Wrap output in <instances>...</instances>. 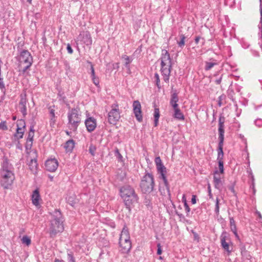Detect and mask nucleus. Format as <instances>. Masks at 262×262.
<instances>
[{"instance_id":"nucleus-21","label":"nucleus","mask_w":262,"mask_h":262,"mask_svg":"<svg viewBox=\"0 0 262 262\" xmlns=\"http://www.w3.org/2000/svg\"><path fill=\"white\" fill-rule=\"evenodd\" d=\"M174 113L173 117L178 120L183 121L185 119V117L179 107L173 108Z\"/></svg>"},{"instance_id":"nucleus-33","label":"nucleus","mask_w":262,"mask_h":262,"mask_svg":"<svg viewBox=\"0 0 262 262\" xmlns=\"http://www.w3.org/2000/svg\"><path fill=\"white\" fill-rule=\"evenodd\" d=\"M220 205V199L218 198H216V200H215V205L214 211L217 215H218L219 214Z\"/></svg>"},{"instance_id":"nucleus-25","label":"nucleus","mask_w":262,"mask_h":262,"mask_svg":"<svg viewBox=\"0 0 262 262\" xmlns=\"http://www.w3.org/2000/svg\"><path fill=\"white\" fill-rule=\"evenodd\" d=\"M11 168V165L9 164L7 159H5L2 163L1 173H4L5 171H12Z\"/></svg>"},{"instance_id":"nucleus-1","label":"nucleus","mask_w":262,"mask_h":262,"mask_svg":"<svg viewBox=\"0 0 262 262\" xmlns=\"http://www.w3.org/2000/svg\"><path fill=\"white\" fill-rule=\"evenodd\" d=\"M51 216L49 234L51 237H53L58 233H61L63 231L64 220L61 212L57 209H55L51 213Z\"/></svg>"},{"instance_id":"nucleus-17","label":"nucleus","mask_w":262,"mask_h":262,"mask_svg":"<svg viewBox=\"0 0 262 262\" xmlns=\"http://www.w3.org/2000/svg\"><path fill=\"white\" fill-rule=\"evenodd\" d=\"M79 38H81V41L86 46H90L92 43V39L91 35L89 32H84L80 33Z\"/></svg>"},{"instance_id":"nucleus-47","label":"nucleus","mask_w":262,"mask_h":262,"mask_svg":"<svg viewBox=\"0 0 262 262\" xmlns=\"http://www.w3.org/2000/svg\"><path fill=\"white\" fill-rule=\"evenodd\" d=\"M68 262H73L75 260V258L71 253H68Z\"/></svg>"},{"instance_id":"nucleus-59","label":"nucleus","mask_w":262,"mask_h":262,"mask_svg":"<svg viewBox=\"0 0 262 262\" xmlns=\"http://www.w3.org/2000/svg\"><path fill=\"white\" fill-rule=\"evenodd\" d=\"M3 62L2 60L1 59H0V78L3 77L1 75V72H2L1 69L3 66Z\"/></svg>"},{"instance_id":"nucleus-53","label":"nucleus","mask_w":262,"mask_h":262,"mask_svg":"<svg viewBox=\"0 0 262 262\" xmlns=\"http://www.w3.org/2000/svg\"><path fill=\"white\" fill-rule=\"evenodd\" d=\"M184 207H185L186 212L187 213V215H188L190 211V209L187 203H185V204H184Z\"/></svg>"},{"instance_id":"nucleus-41","label":"nucleus","mask_w":262,"mask_h":262,"mask_svg":"<svg viewBox=\"0 0 262 262\" xmlns=\"http://www.w3.org/2000/svg\"><path fill=\"white\" fill-rule=\"evenodd\" d=\"M96 148L95 146L91 145L89 147V151L90 153L92 155L94 156Z\"/></svg>"},{"instance_id":"nucleus-30","label":"nucleus","mask_w":262,"mask_h":262,"mask_svg":"<svg viewBox=\"0 0 262 262\" xmlns=\"http://www.w3.org/2000/svg\"><path fill=\"white\" fill-rule=\"evenodd\" d=\"M260 20L258 25V28L260 31L259 33L260 37L262 38V4H260Z\"/></svg>"},{"instance_id":"nucleus-35","label":"nucleus","mask_w":262,"mask_h":262,"mask_svg":"<svg viewBox=\"0 0 262 262\" xmlns=\"http://www.w3.org/2000/svg\"><path fill=\"white\" fill-rule=\"evenodd\" d=\"M226 97V95L224 94L221 95L219 97V100H218L219 106H221L222 105H223L225 103Z\"/></svg>"},{"instance_id":"nucleus-2","label":"nucleus","mask_w":262,"mask_h":262,"mask_svg":"<svg viewBox=\"0 0 262 262\" xmlns=\"http://www.w3.org/2000/svg\"><path fill=\"white\" fill-rule=\"evenodd\" d=\"M160 59L161 60L160 71L163 80L166 83H169L172 69V60L167 50L164 49L162 50Z\"/></svg>"},{"instance_id":"nucleus-32","label":"nucleus","mask_w":262,"mask_h":262,"mask_svg":"<svg viewBox=\"0 0 262 262\" xmlns=\"http://www.w3.org/2000/svg\"><path fill=\"white\" fill-rule=\"evenodd\" d=\"M154 78L155 80L156 85L158 87V88L160 90L161 88V86L160 85V79L159 74L157 73H155Z\"/></svg>"},{"instance_id":"nucleus-9","label":"nucleus","mask_w":262,"mask_h":262,"mask_svg":"<svg viewBox=\"0 0 262 262\" xmlns=\"http://www.w3.org/2000/svg\"><path fill=\"white\" fill-rule=\"evenodd\" d=\"M108 121L110 124L115 125L120 118V111L117 103L111 105V110L107 115Z\"/></svg>"},{"instance_id":"nucleus-16","label":"nucleus","mask_w":262,"mask_h":262,"mask_svg":"<svg viewBox=\"0 0 262 262\" xmlns=\"http://www.w3.org/2000/svg\"><path fill=\"white\" fill-rule=\"evenodd\" d=\"M213 183L216 189L219 190L221 189L223 184L221 181V178L220 177L219 171L217 170H215L214 172Z\"/></svg>"},{"instance_id":"nucleus-34","label":"nucleus","mask_w":262,"mask_h":262,"mask_svg":"<svg viewBox=\"0 0 262 262\" xmlns=\"http://www.w3.org/2000/svg\"><path fill=\"white\" fill-rule=\"evenodd\" d=\"M23 244H26L27 246H29L31 244V239L27 235H25L21 239Z\"/></svg>"},{"instance_id":"nucleus-56","label":"nucleus","mask_w":262,"mask_h":262,"mask_svg":"<svg viewBox=\"0 0 262 262\" xmlns=\"http://www.w3.org/2000/svg\"><path fill=\"white\" fill-rule=\"evenodd\" d=\"M191 203L192 204H195L196 203V195H192L191 199Z\"/></svg>"},{"instance_id":"nucleus-50","label":"nucleus","mask_w":262,"mask_h":262,"mask_svg":"<svg viewBox=\"0 0 262 262\" xmlns=\"http://www.w3.org/2000/svg\"><path fill=\"white\" fill-rule=\"evenodd\" d=\"M208 195L209 196V198L210 199H212L213 198V195L211 193V186H210V185L209 184L208 185Z\"/></svg>"},{"instance_id":"nucleus-62","label":"nucleus","mask_w":262,"mask_h":262,"mask_svg":"<svg viewBox=\"0 0 262 262\" xmlns=\"http://www.w3.org/2000/svg\"><path fill=\"white\" fill-rule=\"evenodd\" d=\"M33 128H34L33 126H31L30 128V132H33V133H34V130Z\"/></svg>"},{"instance_id":"nucleus-60","label":"nucleus","mask_w":262,"mask_h":262,"mask_svg":"<svg viewBox=\"0 0 262 262\" xmlns=\"http://www.w3.org/2000/svg\"><path fill=\"white\" fill-rule=\"evenodd\" d=\"M201 39V37L200 36H196L195 38V39H194V41H195V42L198 44L200 41Z\"/></svg>"},{"instance_id":"nucleus-52","label":"nucleus","mask_w":262,"mask_h":262,"mask_svg":"<svg viewBox=\"0 0 262 262\" xmlns=\"http://www.w3.org/2000/svg\"><path fill=\"white\" fill-rule=\"evenodd\" d=\"M89 63L91 64V77L96 76L93 65L91 62H89Z\"/></svg>"},{"instance_id":"nucleus-39","label":"nucleus","mask_w":262,"mask_h":262,"mask_svg":"<svg viewBox=\"0 0 262 262\" xmlns=\"http://www.w3.org/2000/svg\"><path fill=\"white\" fill-rule=\"evenodd\" d=\"M33 144V141L30 140H27L26 144V150L31 149Z\"/></svg>"},{"instance_id":"nucleus-31","label":"nucleus","mask_w":262,"mask_h":262,"mask_svg":"<svg viewBox=\"0 0 262 262\" xmlns=\"http://www.w3.org/2000/svg\"><path fill=\"white\" fill-rule=\"evenodd\" d=\"M180 40L177 41V43L179 47L182 49L185 46V37L184 35L181 34L180 35Z\"/></svg>"},{"instance_id":"nucleus-28","label":"nucleus","mask_w":262,"mask_h":262,"mask_svg":"<svg viewBox=\"0 0 262 262\" xmlns=\"http://www.w3.org/2000/svg\"><path fill=\"white\" fill-rule=\"evenodd\" d=\"M122 58L125 60V67L128 70L130 69L129 64L132 62L133 58L126 55L122 56Z\"/></svg>"},{"instance_id":"nucleus-14","label":"nucleus","mask_w":262,"mask_h":262,"mask_svg":"<svg viewBox=\"0 0 262 262\" xmlns=\"http://www.w3.org/2000/svg\"><path fill=\"white\" fill-rule=\"evenodd\" d=\"M86 129L89 133L94 131L97 126L96 119L92 117H88L84 122Z\"/></svg>"},{"instance_id":"nucleus-15","label":"nucleus","mask_w":262,"mask_h":262,"mask_svg":"<svg viewBox=\"0 0 262 262\" xmlns=\"http://www.w3.org/2000/svg\"><path fill=\"white\" fill-rule=\"evenodd\" d=\"M45 166L48 171L54 172L58 166V162L55 158L48 159L45 163Z\"/></svg>"},{"instance_id":"nucleus-38","label":"nucleus","mask_w":262,"mask_h":262,"mask_svg":"<svg viewBox=\"0 0 262 262\" xmlns=\"http://www.w3.org/2000/svg\"><path fill=\"white\" fill-rule=\"evenodd\" d=\"M93 83L97 87L99 86V78L96 76L91 77Z\"/></svg>"},{"instance_id":"nucleus-13","label":"nucleus","mask_w":262,"mask_h":262,"mask_svg":"<svg viewBox=\"0 0 262 262\" xmlns=\"http://www.w3.org/2000/svg\"><path fill=\"white\" fill-rule=\"evenodd\" d=\"M133 111L137 120L141 122L142 121L143 117L141 112V105L138 100H135L133 104Z\"/></svg>"},{"instance_id":"nucleus-20","label":"nucleus","mask_w":262,"mask_h":262,"mask_svg":"<svg viewBox=\"0 0 262 262\" xmlns=\"http://www.w3.org/2000/svg\"><path fill=\"white\" fill-rule=\"evenodd\" d=\"M230 221V227L231 231L234 234L236 238L238 240H239V236L237 234L236 226L235 224V222L233 217H229Z\"/></svg>"},{"instance_id":"nucleus-27","label":"nucleus","mask_w":262,"mask_h":262,"mask_svg":"<svg viewBox=\"0 0 262 262\" xmlns=\"http://www.w3.org/2000/svg\"><path fill=\"white\" fill-rule=\"evenodd\" d=\"M154 126H157L158 124L159 119L160 118V111L159 108H155L154 113Z\"/></svg>"},{"instance_id":"nucleus-18","label":"nucleus","mask_w":262,"mask_h":262,"mask_svg":"<svg viewBox=\"0 0 262 262\" xmlns=\"http://www.w3.org/2000/svg\"><path fill=\"white\" fill-rule=\"evenodd\" d=\"M41 200L39 191L38 188L36 189L32 192L31 195V200L32 204L35 206L39 205V201Z\"/></svg>"},{"instance_id":"nucleus-5","label":"nucleus","mask_w":262,"mask_h":262,"mask_svg":"<svg viewBox=\"0 0 262 262\" xmlns=\"http://www.w3.org/2000/svg\"><path fill=\"white\" fill-rule=\"evenodd\" d=\"M68 128L76 132L81 122L82 113L78 107L70 108L67 113Z\"/></svg>"},{"instance_id":"nucleus-64","label":"nucleus","mask_w":262,"mask_h":262,"mask_svg":"<svg viewBox=\"0 0 262 262\" xmlns=\"http://www.w3.org/2000/svg\"><path fill=\"white\" fill-rule=\"evenodd\" d=\"M55 262H63V261L62 260H56V261H55Z\"/></svg>"},{"instance_id":"nucleus-55","label":"nucleus","mask_w":262,"mask_h":262,"mask_svg":"<svg viewBox=\"0 0 262 262\" xmlns=\"http://www.w3.org/2000/svg\"><path fill=\"white\" fill-rule=\"evenodd\" d=\"M67 51L69 53H70V54L73 53V50L72 47H71V46L70 45V44H68L67 45Z\"/></svg>"},{"instance_id":"nucleus-3","label":"nucleus","mask_w":262,"mask_h":262,"mask_svg":"<svg viewBox=\"0 0 262 262\" xmlns=\"http://www.w3.org/2000/svg\"><path fill=\"white\" fill-rule=\"evenodd\" d=\"M120 192L125 205L130 210L132 206L138 201V197L134 189L129 185H125L120 188Z\"/></svg>"},{"instance_id":"nucleus-63","label":"nucleus","mask_w":262,"mask_h":262,"mask_svg":"<svg viewBox=\"0 0 262 262\" xmlns=\"http://www.w3.org/2000/svg\"><path fill=\"white\" fill-rule=\"evenodd\" d=\"M32 0H27V2H28L29 4H31Z\"/></svg>"},{"instance_id":"nucleus-23","label":"nucleus","mask_w":262,"mask_h":262,"mask_svg":"<svg viewBox=\"0 0 262 262\" xmlns=\"http://www.w3.org/2000/svg\"><path fill=\"white\" fill-rule=\"evenodd\" d=\"M28 166L31 171L36 174L37 173V170L38 167V164L37 163V160L35 159H32L30 160Z\"/></svg>"},{"instance_id":"nucleus-10","label":"nucleus","mask_w":262,"mask_h":262,"mask_svg":"<svg viewBox=\"0 0 262 262\" xmlns=\"http://www.w3.org/2000/svg\"><path fill=\"white\" fill-rule=\"evenodd\" d=\"M1 174V184L5 189H8L15 180V175L12 171H5Z\"/></svg>"},{"instance_id":"nucleus-19","label":"nucleus","mask_w":262,"mask_h":262,"mask_svg":"<svg viewBox=\"0 0 262 262\" xmlns=\"http://www.w3.org/2000/svg\"><path fill=\"white\" fill-rule=\"evenodd\" d=\"M26 103H27V99L26 98V96H21L19 105L20 107V111L23 114L24 116H26L27 114V107H26Z\"/></svg>"},{"instance_id":"nucleus-7","label":"nucleus","mask_w":262,"mask_h":262,"mask_svg":"<svg viewBox=\"0 0 262 262\" xmlns=\"http://www.w3.org/2000/svg\"><path fill=\"white\" fill-rule=\"evenodd\" d=\"M224 122H225V118L223 117H220L219 120V145L217 149V160L218 162L220 161H223V157H224V152H223V145H224Z\"/></svg>"},{"instance_id":"nucleus-12","label":"nucleus","mask_w":262,"mask_h":262,"mask_svg":"<svg viewBox=\"0 0 262 262\" xmlns=\"http://www.w3.org/2000/svg\"><path fill=\"white\" fill-rule=\"evenodd\" d=\"M221 246L223 248L228 252L229 253L231 252L230 250L229 243H230V238L229 234L226 232L224 231L220 237Z\"/></svg>"},{"instance_id":"nucleus-8","label":"nucleus","mask_w":262,"mask_h":262,"mask_svg":"<svg viewBox=\"0 0 262 262\" xmlns=\"http://www.w3.org/2000/svg\"><path fill=\"white\" fill-rule=\"evenodd\" d=\"M155 185L154 176L151 173L146 172L142 178L140 182L141 191L144 193H149L153 191Z\"/></svg>"},{"instance_id":"nucleus-61","label":"nucleus","mask_w":262,"mask_h":262,"mask_svg":"<svg viewBox=\"0 0 262 262\" xmlns=\"http://www.w3.org/2000/svg\"><path fill=\"white\" fill-rule=\"evenodd\" d=\"M221 80H222V78L220 77L219 79L215 80V83L217 84H219L221 82Z\"/></svg>"},{"instance_id":"nucleus-11","label":"nucleus","mask_w":262,"mask_h":262,"mask_svg":"<svg viewBox=\"0 0 262 262\" xmlns=\"http://www.w3.org/2000/svg\"><path fill=\"white\" fill-rule=\"evenodd\" d=\"M16 124L17 127L16 132L14 134V137L17 140H19L23 137L26 127V123L24 120L21 119L17 121Z\"/></svg>"},{"instance_id":"nucleus-22","label":"nucleus","mask_w":262,"mask_h":262,"mask_svg":"<svg viewBox=\"0 0 262 262\" xmlns=\"http://www.w3.org/2000/svg\"><path fill=\"white\" fill-rule=\"evenodd\" d=\"M179 101V97L177 93H173L171 95L170 100V104L173 108L179 107L178 102Z\"/></svg>"},{"instance_id":"nucleus-54","label":"nucleus","mask_w":262,"mask_h":262,"mask_svg":"<svg viewBox=\"0 0 262 262\" xmlns=\"http://www.w3.org/2000/svg\"><path fill=\"white\" fill-rule=\"evenodd\" d=\"M158 247V250H157V254L158 255H161L162 254V249H161V246L160 243L158 244L157 245Z\"/></svg>"},{"instance_id":"nucleus-36","label":"nucleus","mask_w":262,"mask_h":262,"mask_svg":"<svg viewBox=\"0 0 262 262\" xmlns=\"http://www.w3.org/2000/svg\"><path fill=\"white\" fill-rule=\"evenodd\" d=\"M158 172L160 173L162 172H166V168L163 164L158 165L156 166Z\"/></svg>"},{"instance_id":"nucleus-26","label":"nucleus","mask_w":262,"mask_h":262,"mask_svg":"<svg viewBox=\"0 0 262 262\" xmlns=\"http://www.w3.org/2000/svg\"><path fill=\"white\" fill-rule=\"evenodd\" d=\"M75 143L73 140H69L66 142L64 145V148L67 152H71L74 148Z\"/></svg>"},{"instance_id":"nucleus-48","label":"nucleus","mask_w":262,"mask_h":262,"mask_svg":"<svg viewBox=\"0 0 262 262\" xmlns=\"http://www.w3.org/2000/svg\"><path fill=\"white\" fill-rule=\"evenodd\" d=\"M155 162L156 165V166L158 165H160L163 164L161 158L160 157H157L155 158Z\"/></svg>"},{"instance_id":"nucleus-6","label":"nucleus","mask_w":262,"mask_h":262,"mask_svg":"<svg viewBox=\"0 0 262 262\" xmlns=\"http://www.w3.org/2000/svg\"><path fill=\"white\" fill-rule=\"evenodd\" d=\"M119 245L120 251L122 253H127L132 248L129 233L126 226H124L120 233Z\"/></svg>"},{"instance_id":"nucleus-45","label":"nucleus","mask_w":262,"mask_h":262,"mask_svg":"<svg viewBox=\"0 0 262 262\" xmlns=\"http://www.w3.org/2000/svg\"><path fill=\"white\" fill-rule=\"evenodd\" d=\"M115 155L116 157L120 160H121L122 159V156L120 153L119 149L118 148H116L115 150Z\"/></svg>"},{"instance_id":"nucleus-37","label":"nucleus","mask_w":262,"mask_h":262,"mask_svg":"<svg viewBox=\"0 0 262 262\" xmlns=\"http://www.w3.org/2000/svg\"><path fill=\"white\" fill-rule=\"evenodd\" d=\"M166 172L160 173V178L162 179V180L163 181V182H164V184L165 185H167L168 184H169V183H168V180H167L166 176Z\"/></svg>"},{"instance_id":"nucleus-42","label":"nucleus","mask_w":262,"mask_h":262,"mask_svg":"<svg viewBox=\"0 0 262 262\" xmlns=\"http://www.w3.org/2000/svg\"><path fill=\"white\" fill-rule=\"evenodd\" d=\"M219 163V168L220 169V172L221 173H224V163L223 161H220L218 162Z\"/></svg>"},{"instance_id":"nucleus-40","label":"nucleus","mask_w":262,"mask_h":262,"mask_svg":"<svg viewBox=\"0 0 262 262\" xmlns=\"http://www.w3.org/2000/svg\"><path fill=\"white\" fill-rule=\"evenodd\" d=\"M54 106H50L49 107V114L50 117H55V110L54 108Z\"/></svg>"},{"instance_id":"nucleus-44","label":"nucleus","mask_w":262,"mask_h":262,"mask_svg":"<svg viewBox=\"0 0 262 262\" xmlns=\"http://www.w3.org/2000/svg\"><path fill=\"white\" fill-rule=\"evenodd\" d=\"M254 123L256 126L260 127L262 126V119L260 118L256 119Z\"/></svg>"},{"instance_id":"nucleus-24","label":"nucleus","mask_w":262,"mask_h":262,"mask_svg":"<svg viewBox=\"0 0 262 262\" xmlns=\"http://www.w3.org/2000/svg\"><path fill=\"white\" fill-rule=\"evenodd\" d=\"M159 190L161 195L166 196L167 194L169 197L170 196L169 184L167 185L164 184L163 186L160 185Z\"/></svg>"},{"instance_id":"nucleus-49","label":"nucleus","mask_w":262,"mask_h":262,"mask_svg":"<svg viewBox=\"0 0 262 262\" xmlns=\"http://www.w3.org/2000/svg\"><path fill=\"white\" fill-rule=\"evenodd\" d=\"M34 136V133H33V132H29L27 140H30L33 141Z\"/></svg>"},{"instance_id":"nucleus-46","label":"nucleus","mask_w":262,"mask_h":262,"mask_svg":"<svg viewBox=\"0 0 262 262\" xmlns=\"http://www.w3.org/2000/svg\"><path fill=\"white\" fill-rule=\"evenodd\" d=\"M0 90L1 91H4L5 90V85L4 82L3 77L0 78Z\"/></svg>"},{"instance_id":"nucleus-43","label":"nucleus","mask_w":262,"mask_h":262,"mask_svg":"<svg viewBox=\"0 0 262 262\" xmlns=\"http://www.w3.org/2000/svg\"><path fill=\"white\" fill-rule=\"evenodd\" d=\"M0 129L3 130H6L8 129L6 121H2L0 123Z\"/></svg>"},{"instance_id":"nucleus-51","label":"nucleus","mask_w":262,"mask_h":262,"mask_svg":"<svg viewBox=\"0 0 262 262\" xmlns=\"http://www.w3.org/2000/svg\"><path fill=\"white\" fill-rule=\"evenodd\" d=\"M56 122L55 117H50V125L51 126H53Z\"/></svg>"},{"instance_id":"nucleus-58","label":"nucleus","mask_w":262,"mask_h":262,"mask_svg":"<svg viewBox=\"0 0 262 262\" xmlns=\"http://www.w3.org/2000/svg\"><path fill=\"white\" fill-rule=\"evenodd\" d=\"M182 201L184 203V205L185 204V203H187V201H186V198L185 194H183V195L182 198Z\"/></svg>"},{"instance_id":"nucleus-57","label":"nucleus","mask_w":262,"mask_h":262,"mask_svg":"<svg viewBox=\"0 0 262 262\" xmlns=\"http://www.w3.org/2000/svg\"><path fill=\"white\" fill-rule=\"evenodd\" d=\"M252 54L254 56L257 57L259 56V53L255 50L251 51Z\"/></svg>"},{"instance_id":"nucleus-29","label":"nucleus","mask_w":262,"mask_h":262,"mask_svg":"<svg viewBox=\"0 0 262 262\" xmlns=\"http://www.w3.org/2000/svg\"><path fill=\"white\" fill-rule=\"evenodd\" d=\"M217 62H216V60H215L214 59H212V61H211V62L206 61L205 62V69L206 71L210 70L214 66L217 65Z\"/></svg>"},{"instance_id":"nucleus-4","label":"nucleus","mask_w":262,"mask_h":262,"mask_svg":"<svg viewBox=\"0 0 262 262\" xmlns=\"http://www.w3.org/2000/svg\"><path fill=\"white\" fill-rule=\"evenodd\" d=\"M19 75H25L28 73L27 70L33 63V57L31 53L26 50H22L17 59Z\"/></svg>"}]
</instances>
